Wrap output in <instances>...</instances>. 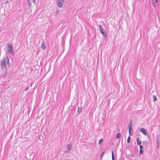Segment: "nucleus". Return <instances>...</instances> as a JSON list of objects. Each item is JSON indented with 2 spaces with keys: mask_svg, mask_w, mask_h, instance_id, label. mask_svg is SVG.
I'll return each instance as SVG.
<instances>
[{
  "mask_svg": "<svg viewBox=\"0 0 160 160\" xmlns=\"http://www.w3.org/2000/svg\"><path fill=\"white\" fill-rule=\"evenodd\" d=\"M36 0H32V2H33L34 3H35Z\"/></svg>",
  "mask_w": 160,
  "mask_h": 160,
  "instance_id": "obj_24",
  "label": "nucleus"
},
{
  "mask_svg": "<svg viewBox=\"0 0 160 160\" xmlns=\"http://www.w3.org/2000/svg\"><path fill=\"white\" fill-rule=\"evenodd\" d=\"M158 2V0H152V3L155 8H156V7L157 5V3Z\"/></svg>",
  "mask_w": 160,
  "mask_h": 160,
  "instance_id": "obj_5",
  "label": "nucleus"
},
{
  "mask_svg": "<svg viewBox=\"0 0 160 160\" xmlns=\"http://www.w3.org/2000/svg\"><path fill=\"white\" fill-rule=\"evenodd\" d=\"M137 143L138 145L141 144V142L139 140V138L138 137L137 139Z\"/></svg>",
  "mask_w": 160,
  "mask_h": 160,
  "instance_id": "obj_12",
  "label": "nucleus"
},
{
  "mask_svg": "<svg viewBox=\"0 0 160 160\" xmlns=\"http://www.w3.org/2000/svg\"><path fill=\"white\" fill-rule=\"evenodd\" d=\"M130 136H129L128 138L127 139V142L128 143H129L130 142Z\"/></svg>",
  "mask_w": 160,
  "mask_h": 160,
  "instance_id": "obj_17",
  "label": "nucleus"
},
{
  "mask_svg": "<svg viewBox=\"0 0 160 160\" xmlns=\"http://www.w3.org/2000/svg\"><path fill=\"white\" fill-rule=\"evenodd\" d=\"M7 47L8 48L7 49V51L8 53L12 54V55H13V47L11 46L9 44H7Z\"/></svg>",
  "mask_w": 160,
  "mask_h": 160,
  "instance_id": "obj_2",
  "label": "nucleus"
},
{
  "mask_svg": "<svg viewBox=\"0 0 160 160\" xmlns=\"http://www.w3.org/2000/svg\"><path fill=\"white\" fill-rule=\"evenodd\" d=\"M99 30H100V31L104 30L103 29L102 26L101 25H99Z\"/></svg>",
  "mask_w": 160,
  "mask_h": 160,
  "instance_id": "obj_13",
  "label": "nucleus"
},
{
  "mask_svg": "<svg viewBox=\"0 0 160 160\" xmlns=\"http://www.w3.org/2000/svg\"><path fill=\"white\" fill-rule=\"evenodd\" d=\"M103 139H101L99 141V143H102L103 142Z\"/></svg>",
  "mask_w": 160,
  "mask_h": 160,
  "instance_id": "obj_18",
  "label": "nucleus"
},
{
  "mask_svg": "<svg viewBox=\"0 0 160 160\" xmlns=\"http://www.w3.org/2000/svg\"><path fill=\"white\" fill-rule=\"evenodd\" d=\"M132 130V127H131L130 126H129V134L131 136H132V133L131 132V131Z\"/></svg>",
  "mask_w": 160,
  "mask_h": 160,
  "instance_id": "obj_9",
  "label": "nucleus"
},
{
  "mask_svg": "<svg viewBox=\"0 0 160 160\" xmlns=\"http://www.w3.org/2000/svg\"><path fill=\"white\" fill-rule=\"evenodd\" d=\"M134 160H135V159Z\"/></svg>",
  "mask_w": 160,
  "mask_h": 160,
  "instance_id": "obj_27",
  "label": "nucleus"
},
{
  "mask_svg": "<svg viewBox=\"0 0 160 160\" xmlns=\"http://www.w3.org/2000/svg\"><path fill=\"white\" fill-rule=\"evenodd\" d=\"M143 151L142 150V149H140L139 154L140 155H141V154H143Z\"/></svg>",
  "mask_w": 160,
  "mask_h": 160,
  "instance_id": "obj_16",
  "label": "nucleus"
},
{
  "mask_svg": "<svg viewBox=\"0 0 160 160\" xmlns=\"http://www.w3.org/2000/svg\"><path fill=\"white\" fill-rule=\"evenodd\" d=\"M139 130L140 132H142L145 135H146L148 133V132L143 128H140Z\"/></svg>",
  "mask_w": 160,
  "mask_h": 160,
  "instance_id": "obj_4",
  "label": "nucleus"
},
{
  "mask_svg": "<svg viewBox=\"0 0 160 160\" xmlns=\"http://www.w3.org/2000/svg\"><path fill=\"white\" fill-rule=\"evenodd\" d=\"M121 137V134L120 133H118L116 135V138H119Z\"/></svg>",
  "mask_w": 160,
  "mask_h": 160,
  "instance_id": "obj_15",
  "label": "nucleus"
},
{
  "mask_svg": "<svg viewBox=\"0 0 160 160\" xmlns=\"http://www.w3.org/2000/svg\"><path fill=\"white\" fill-rule=\"evenodd\" d=\"M132 121L131 120V122H130L129 123V125H128V127L129 128V126H130L131 127H132Z\"/></svg>",
  "mask_w": 160,
  "mask_h": 160,
  "instance_id": "obj_19",
  "label": "nucleus"
},
{
  "mask_svg": "<svg viewBox=\"0 0 160 160\" xmlns=\"http://www.w3.org/2000/svg\"><path fill=\"white\" fill-rule=\"evenodd\" d=\"M28 87H27L26 88H25L24 91H28Z\"/></svg>",
  "mask_w": 160,
  "mask_h": 160,
  "instance_id": "obj_23",
  "label": "nucleus"
},
{
  "mask_svg": "<svg viewBox=\"0 0 160 160\" xmlns=\"http://www.w3.org/2000/svg\"><path fill=\"white\" fill-rule=\"evenodd\" d=\"M72 146L71 144H69L67 146V149L65 152L69 153L72 149Z\"/></svg>",
  "mask_w": 160,
  "mask_h": 160,
  "instance_id": "obj_3",
  "label": "nucleus"
},
{
  "mask_svg": "<svg viewBox=\"0 0 160 160\" xmlns=\"http://www.w3.org/2000/svg\"><path fill=\"white\" fill-rule=\"evenodd\" d=\"M157 144L158 145L157 147L159 148V141H158V139L157 140Z\"/></svg>",
  "mask_w": 160,
  "mask_h": 160,
  "instance_id": "obj_20",
  "label": "nucleus"
},
{
  "mask_svg": "<svg viewBox=\"0 0 160 160\" xmlns=\"http://www.w3.org/2000/svg\"><path fill=\"white\" fill-rule=\"evenodd\" d=\"M28 4L29 6V7H30V6H31L32 5V4H31V3L29 2V0H28Z\"/></svg>",
  "mask_w": 160,
  "mask_h": 160,
  "instance_id": "obj_21",
  "label": "nucleus"
},
{
  "mask_svg": "<svg viewBox=\"0 0 160 160\" xmlns=\"http://www.w3.org/2000/svg\"><path fill=\"white\" fill-rule=\"evenodd\" d=\"M103 154H104V152H103L102 153V155H101V157L102 156H103Z\"/></svg>",
  "mask_w": 160,
  "mask_h": 160,
  "instance_id": "obj_25",
  "label": "nucleus"
},
{
  "mask_svg": "<svg viewBox=\"0 0 160 160\" xmlns=\"http://www.w3.org/2000/svg\"><path fill=\"white\" fill-rule=\"evenodd\" d=\"M112 160H115V158L113 154V152L112 150Z\"/></svg>",
  "mask_w": 160,
  "mask_h": 160,
  "instance_id": "obj_11",
  "label": "nucleus"
},
{
  "mask_svg": "<svg viewBox=\"0 0 160 160\" xmlns=\"http://www.w3.org/2000/svg\"><path fill=\"white\" fill-rule=\"evenodd\" d=\"M82 109V107H78V109L77 111L78 113H80L81 112Z\"/></svg>",
  "mask_w": 160,
  "mask_h": 160,
  "instance_id": "obj_10",
  "label": "nucleus"
},
{
  "mask_svg": "<svg viewBox=\"0 0 160 160\" xmlns=\"http://www.w3.org/2000/svg\"><path fill=\"white\" fill-rule=\"evenodd\" d=\"M62 1H61L60 0H58L57 2V4L58 6L59 7H62Z\"/></svg>",
  "mask_w": 160,
  "mask_h": 160,
  "instance_id": "obj_6",
  "label": "nucleus"
},
{
  "mask_svg": "<svg viewBox=\"0 0 160 160\" xmlns=\"http://www.w3.org/2000/svg\"><path fill=\"white\" fill-rule=\"evenodd\" d=\"M9 59L8 57L6 58L5 57H3L1 62V66L2 69L5 68L6 67V61H7L8 64L9 65Z\"/></svg>",
  "mask_w": 160,
  "mask_h": 160,
  "instance_id": "obj_1",
  "label": "nucleus"
},
{
  "mask_svg": "<svg viewBox=\"0 0 160 160\" xmlns=\"http://www.w3.org/2000/svg\"><path fill=\"white\" fill-rule=\"evenodd\" d=\"M153 101L154 102H155L157 100V97H156V96L155 95H154L153 96Z\"/></svg>",
  "mask_w": 160,
  "mask_h": 160,
  "instance_id": "obj_14",
  "label": "nucleus"
},
{
  "mask_svg": "<svg viewBox=\"0 0 160 160\" xmlns=\"http://www.w3.org/2000/svg\"><path fill=\"white\" fill-rule=\"evenodd\" d=\"M139 148H140V149H142L143 148V147L142 145H140L139 146Z\"/></svg>",
  "mask_w": 160,
  "mask_h": 160,
  "instance_id": "obj_22",
  "label": "nucleus"
},
{
  "mask_svg": "<svg viewBox=\"0 0 160 160\" xmlns=\"http://www.w3.org/2000/svg\"><path fill=\"white\" fill-rule=\"evenodd\" d=\"M159 160H160V159H159Z\"/></svg>",
  "mask_w": 160,
  "mask_h": 160,
  "instance_id": "obj_26",
  "label": "nucleus"
},
{
  "mask_svg": "<svg viewBox=\"0 0 160 160\" xmlns=\"http://www.w3.org/2000/svg\"><path fill=\"white\" fill-rule=\"evenodd\" d=\"M41 48L42 49H45L46 48V45L44 42H43L41 44Z\"/></svg>",
  "mask_w": 160,
  "mask_h": 160,
  "instance_id": "obj_7",
  "label": "nucleus"
},
{
  "mask_svg": "<svg viewBox=\"0 0 160 160\" xmlns=\"http://www.w3.org/2000/svg\"><path fill=\"white\" fill-rule=\"evenodd\" d=\"M100 32L101 33L104 37L107 36V34L106 32H105V30H103L102 31H101Z\"/></svg>",
  "mask_w": 160,
  "mask_h": 160,
  "instance_id": "obj_8",
  "label": "nucleus"
}]
</instances>
